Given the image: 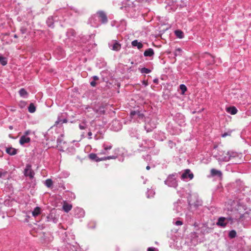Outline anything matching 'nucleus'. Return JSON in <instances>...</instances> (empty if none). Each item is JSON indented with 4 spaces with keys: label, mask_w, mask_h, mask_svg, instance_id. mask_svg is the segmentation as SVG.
I'll return each mask as SVG.
<instances>
[{
    "label": "nucleus",
    "mask_w": 251,
    "mask_h": 251,
    "mask_svg": "<svg viewBox=\"0 0 251 251\" xmlns=\"http://www.w3.org/2000/svg\"><path fill=\"white\" fill-rule=\"evenodd\" d=\"M30 138L26 136H22L20 137L19 143L21 145H24L25 144L29 143L30 142Z\"/></svg>",
    "instance_id": "nucleus-15"
},
{
    "label": "nucleus",
    "mask_w": 251,
    "mask_h": 251,
    "mask_svg": "<svg viewBox=\"0 0 251 251\" xmlns=\"http://www.w3.org/2000/svg\"><path fill=\"white\" fill-rule=\"evenodd\" d=\"M230 133L225 132L222 135V137H226L227 136L230 135Z\"/></svg>",
    "instance_id": "nucleus-44"
},
{
    "label": "nucleus",
    "mask_w": 251,
    "mask_h": 251,
    "mask_svg": "<svg viewBox=\"0 0 251 251\" xmlns=\"http://www.w3.org/2000/svg\"><path fill=\"white\" fill-rule=\"evenodd\" d=\"M93 79L94 80H98L99 79V77L96 76V75H94L93 76Z\"/></svg>",
    "instance_id": "nucleus-48"
},
{
    "label": "nucleus",
    "mask_w": 251,
    "mask_h": 251,
    "mask_svg": "<svg viewBox=\"0 0 251 251\" xmlns=\"http://www.w3.org/2000/svg\"><path fill=\"white\" fill-rule=\"evenodd\" d=\"M47 24L48 25V26L50 27H53V20L52 17H49L48 18L47 20Z\"/></svg>",
    "instance_id": "nucleus-27"
},
{
    "label": "nucleus",
    "mask_w": 251,
    "mask_h": 251,
    "mask_svg": "<svg viewBox=\"0 0 251 251\" xmlns=\"http://www.w3.org/2000/svg\"><path fill=\"white\" fill-rule=\"evenodd\" d=\"M154 82H157L158 81V80L155 79L153 80Z\"/></svg>",
    "instance_id": "nucleus-52"
},
{
    "label": "nucleus",
    "mask_w": 251,
    "mask_h": 251,
    "mask_svg": "<svg viewBox=\"0 0 251 251\" xmlns=\"http://www.w3.org/2000/svg\"><path fill=\"white\" fill-rule=\"evenodd\" d=\"M175 35L179 38L182 39L184 37L183 32L180 30H176L175 31Z\"/></svg>",
    "instance_id": "nucleus-29"
},
{
    "label": "nucleus",
    "mask_w": 251,
    "mask_h": 251,
    "mask_svg": "<svg viewBox=\"0 0 251 251\" xmlns=\"http://www.w3.org/2000/svg\"><path fill=\"white\" fill-rule=\"evenodd\" d=\"M19 94L21 97L23 98H26L28 96V93L27 91L24 88H21L19 90Z\"/></svg>",
    "instance_id": "nucleus-24"
},
{
    "label": "nucleus",
    "mask_w": 251,
    "mask_h": 251,
    "mask_svg": "<svg viewBox=\"0 0 251 251\" xmlns=\"http://www.w3.org/2000/svg\"><path fill=\"white\" fill-rule=\"evenodd\" d=\"M5 151L7 153L10 155H13L17 153V150L12 147L6 148Z\"/></svg>",
    "instance_id": "nucleus-20"
},
{
    "label": "nucleus",
    "mask_w": 251,
    "mask_h": 251,
    "mask_svg": "<svg viewBox=\"0 0 251 251\" xmlns=\"http://www.w3.org/2000/svg\"><path fill=\"white\" fill-rule=\"evenodd\" d=\"M147 251H155V248L154 247H149L147 249Z\"/></svg>",
    "instance_id": "nucleus-45"
},
{
    "label": "nucleus",
    "mask_w": 251,
    "mask_h": 251,
    "mask_svg": "<svg viewBox=\"0 0 251 251\" xmlns=\"http://www.w3.org/2000/svg\"><path fill=\"white\" fill-rule=\"evenodd\" d=\"M90 84L92 86L95 87L96 86L97 83L96 82V81L93 80V81H92L90 82Z\"/></svg>",
    "instance_id": "nucleus-43"
},
{
    "label": "nucleus",
    "mask_w": 251,
    "mask_h": 251,
    "mask_svg": "<svg viewBox=\"0 0 251 251\" xmlns=\"http://www.w3.org/2000/svg\"><path fill=\"white\" fill-rule=\"evenodd\" d=\"M148 198L153 197L154 192L152 190H148L147 193Z\"/></svg>",
    "instance_id": "nucleus-36"
},
{
    "label": "nucleus",
    "mask_w": 251,
    "mask_h": 251,
    "mask_svg": "<svg viewBox=\"0 0 251 251\" xmlns=\"http://www.w3.org/2000/svg\"><path fill=\"white\" fill-rule=\"evenodd\" d=\"M235 155V153L230 152L229 151L225 152L223 150H220L213 154L214 157L216 158L219 162H227L231 158L234 157Z\"/></svg>",
    "instance_id": "nucleus-1"
},
{
    "label": "nucleus",
    "mask_w": 251,
    "mask_h": 251,
    "mask_svg": "<svg viewBox=\"0 0 251 251\" xmlns=\"http://www.w3.org/2000/svg\"><path fill=\"white\" fill-rule=\"evenodd\" d=\"M182 50L180 48H177L176 49L174 52V55L175 56H179L181 55Z\"/></svg>",
    "instance_id": "nucleus-32"
},
{
    "label": "nucleus",
    "mask_w": 251,
    "mask_h": 251,
    "mask_svg": "<svg viewBox=\"0 0 251 251\" xmlns=\"http://www.w3.org/2000/svg\"><path fill=\"white\" fill-rule=\"evenodd\" d=\"M194 177V175L191 172L189 169H187L181 175V179L184 180L192 179Z\"/></svg>",
    "instance_id": "nucleus-9"
},
{
    "label": "nucleus",
    "mask_w": 251,
    "mask_h": 251,
    "mask_svg": "<svg viewBox=\"0 0 251 251\" xmlns=\"http://www.w3.org/2000/svg\"><path fill=\"white\" fill-rule=\"evenodd\" d=\"M28 111L30 113H34L36 110V107L33 103H31L28 107Z\"/></svg>",
    "instance_id": "nucleus-30"
},
{
    "label": "nucleus",
    "mask_w": 251,
    "mask_h": 251,
    "mask_svg": "<svg viewBox=\"0 0 251 251\" xmlns=\"http://www.w3.org/2000/svg\"><path fill=\"white\" fill-rule=\"evenodd\" d=\"M130 115L132 118L143 119L144 118V115L139 110L137 111H131L130 112Z\"/></svg>",
    "instance_id": "nucleus-11"
},
{
    "label": "nucleus",
    "mask_w": 251,
    "mask_h": 251,
    "mask_svg": "<svg viewBox=\"0 0 251 251\" xmlns=\"http://www.w3.org/2000/svg\"><path fill=\"white\" fill-rule=\"evenodd\" d=\"M88 136H89L88 138H89V139H92V133L91 131H89V132H88Z\"/></svg>",
    "instance_id": "nucleus-47"
},
{
    "label": "nucleus",
    "mask_w": 251,
    "mask_h": 251,
    "mask_svg": "<svg viewBox=\"0 0 251 251\" xmlns=\"http://www.w3.org/2000/svg\"><path fill=\"white\" fill-rule=\"evenodd\" d=\"M102 147L103 148V150L101 151L100 153L101 154H107L108 150L112 149V145L111 143L105 142L103 144Z\"/></svg>",
    "instance_id": "nucleus-12"
},
{
    "label": "nucleus",
    "mask_w": 251,
    "mask_h": 251,
    "mask_svg": "<svg viewBox=\"0 0 251 251\" xmlns=\"http://www.w3.org/2000/svg\"><path fill=\"white\" fill-rule=\"evenodd\" d=\"M21 30L22 33L24 34L26 30H25V29H21Z\"/></svg>",
    "instance_id": "nucleus-49"
},
{
    "label": "nucleus",
    "mask_w": 251,
    "mask_h": 251,
    "mask_svg": "<svg viewBox=\"0 0 251 251\" xmlns=\"http://www.w3.org/2000/svg\"><path fill=\"white\" fill-rule=\"evenodd\" d=\"M109 48L114 51H118L121 48V45L119 42L115 40H112L108 43Z\"/></svg>",
    "instance_id": "nucleus-4"
},
{
    "label": "nucleus",
    "mask_w": 251,
    "mask_h": 251,
    "mask_svg": "<svg viewBox=\"0 0 251 251\" xmlns=\"http://www.w3.org/2000/svg\"><path fill=\"white\" fill-rule=\"evenodd\" d=\"M24 175L25 176H28L30 179L34 177V172L31 169V166L30 164H27L24 170Z\"/></svg>",
    "instance_id": "nucleus-7"
},
{
    "label": "nucleus",
    "mask_w": 251,
    "mask_h": 251,
    "mask_svg": "<svg viewBox=\"0 0 251 251\" xmlns=\"http://www.w3.org/2000/svg\"><path fill=\"white\" fill-rule=\"evenodd\" d=\"M68 122L67 119H61L59 117L58 118L57 120L55 122L54 125H58V124H62L63 123H66Z\"/></svg>",
    "instance_id": "nucleus-28"
},
{
    "label": "nucleus",
    "mask_w": 251,
    "mask_h": 251,
    "mask_svg": "<svg viewBox=\"0 0 251 251\" xmlns=\"http://www.w3.org/2000/svg\"><path fill=\"white\" fill-rule=\"evenodd\" d=\"M230 221H232V218L231 217L226 218L223 217H221L218 219V222H217V225L219 226L225 227L228 222Z\"/></svg>",
    "instance_id": "nucleus-5"
},
{
    "label": "nucleus",
    "mask_w": 251,
    "mask_h": 251,
    "mask_svg": "<svg viewBox=\"0 0 251 251\" xmlns=\"http://www.w3.org/2000/svg\"><path fill=\"white\" fill-rule=\"evenodd\" d=\"M86 124L85 122H83L79 125V127L81 130L85 129L86 128Z\"/></svg>",
    "instance_id": "nucleus-39"
},
{
    "label": "nucleus",
    "mask_w": 251,
    "mask_h": 251,
    "mask_svg": "<svg viewBox=\"0 0 251 251\" xmlns=\"http://www.w3.org/2000/svg\"><path fill=\"white\" fill-rule=\"evenodd\" d=\"M67 34L68 35L71 34L73 36H75V32L74 29H70L68 30Z\"/></svg>",
    "instance_id": "nucleus-37"
},
{
    "label": "nucleus",
    "mask_w": 251,
    "mask_h": 251,
    "mask_svg": "<svg viewBox=\"0 0 251 251\" xmlns=\"http://www.w3.org/2000/svg\"><path fill=\"white\" fill-rule=\"evenodd\" d=\"M52 181L51 179H48L45 181V184L48 188H50L52 185Z\"/></svg>",
    "instance_id": "nucleus-31"
},
{
    "label": "nucleus",
    "mask_w": 251,
    "mask_h": 251,
    "mask_svg": "<svg viewBox=\"0 0 251 251\" xmlns=\"http://www.w3.org/2000/svg\"><path fill=\"white\" fill-rule=\"evenodd\" d=\"M114 125H119V127L118 128H114V130H115V131H118V130H119L120 128H121V126L119 125V123L118 121H113L112 122V126Z\"/></svg>",
    "instance_id": "nucleus-38"
},
{
    "label": "nucleus",
    "mask_w": 251,
    "mask_h": 251,
    "mask_svg": "<svg viewBox=\"0 0 251 251\" xmlns=\"http://www.w3.org/2000/svg\"><path fill=\"white\" fill-rule=\"evenodd\" d=\"M14 37H15V38H17V35H14Z\"/></svg>",
    "instance_id": "nucleus-53"
},
{
    "label": "nucleus",
    "mask_w": 251,
    "mask_h": 251,
    "mask_svg": "<svg viewBox=\"0 0 251 251\" xmlns=\"http://www.w3.org/2000/svg\"><path fill=\"white\" fill-rule=\"evenodd\" d=\"M179 88L182 92V94H183L187 91V87L184 84H180L179 85Z\"/></svg>",
    "instance_id": "nucleus-34"
},
{
    "label": "nucleus",
    "mask_w": 251,
    "mask_h": 251,
    "mask_svg": "<svg viewBox=\"0 0 251 251\" xmlns=\"http://www.w3.org/2000/svg\"><path fill=\"white\" fill-rule=\"evenodd\" d=\"M7 174V172L3 169H0V178L4 176Z\"/></svg>",
    "instance_id": "nucleus-40"
},
{
    "label": "nucleus",
    "mask_w": 251,
    "mask_h": 251,
    "mask_svg": "<svg viewBox=\"0 0 251 251\" xmlns=\"http://www.w3.org/2000/svg\"><path fill=\"white\" fill-rule=\"evenodd\" d=\"M97 17H98V16L96 14L94 16H92L89 19V22L90 24H91V26L94 27H98L100 25V24L97 19Z\"/></svg>",
    "instance_id": "nucleus-13"
},
{
    "label": "nucleus",
    "mask_w": 251,
    "mask_h": 251,
    "mask_svg": "<svg viewBox=\"0 0 251 251\" xmlns=\"http://www.w3.org/2000/svg\"><path fill=\"white\" fill-rule=\"evenodd\" d=\"M176 174L170 175L168 176L164 183L168 186L176 188L178 186L177 181L176 177Z\"/></svg>",
    "instance_id": "nucleus-2"
},
{
    "label": "nucleus",
    "mask_w": 251,
    "mask_h": 251,
    "mask_svg": "<svg viewBox=\"0 0 251 251\" xmlns=\"http://www.w3.org/2000/svg\"><path fill=\"white\" fill-rule=\"evenodd\" d=\"M228 236L231 238H233L236 236V232L234 230H232L229 231Z\"/></svg>",
    "instance_id": "nucleus-33"
},
{
    "label": "nucleus",
    "mask_w": 251,
    "mask_h": 251,
    "mask_svg": "<svg viewBox=\"0 0 251 251\" xmlns=\"http://www.w3.org/2000/svg\"><path fill=\"white\" fill-rule=\"evenodd\" d=\"M210 174L212 176H218L219 177H222V172L220 170H217L215 169H212L211 170Z\"/></svg>",
    "instance_id": "nucleus-18"
},
{
    "label": "nucleus",
    "mask_w": 251,
    "mask_h": 251,
    "mask_svg": "<svg viewBox=\"0 0 251 251\" xmlns=\"http://www.w3.org/2000/svg\"><path fill=\"white\" fill-rule=\"evenodd\" d=\"M0 64L2 66H5L7 64V58L0 55Z\"/></svg>",
    "instance_id": "nucleus-25"
},
{
    "label": "nucleus",
    "mask_w": 251,
    "mask_h": 251,
    "mask_svg": "<svg viewBox=\"0 0 251 251\" xmlns=\"http://www.w3.org/2000/svg\"><path fill=\"white\" fill-rule=\"evenodd\" d=\"M30 133V131L28 130L25 131L24 133V134L23 136H27V135L28 134H29Z\"/></svg>",
    "instance_id": "nucleus-46"
},
{
    "label": "nucleus",
    "mask_w": 251,
    "mask_h": 251,
    "mask_svg": "<svg viewBox=\"0 0 251 251\" xmlns=\"http://www.w3.org/2000/svg\"><path fill=\"white\" fill-rule=\"evenodd\" d=\"M155 127L156 124L154 121H152V120H151L148 123H146L145 125V128L148 132L152 131V130Z\"/></svg>",
    "instance_id": "nucleus-10"
},
{
    "label": "nucleus",
    "mask_w": 251,
    "mask_h": 251,
    "mask_svg": "<svg viewBox=\"0 0 251 251\" xmlns=\"http://www.w3.org/2000/svg\"><path fill=\"white\" fill-rule=\"evenodd\" d=\"M175 206L176 207V213H178L181 209V207L177 203L175 204Z\"/></svg>",
    "instance_id": "nucleus-41"
},
{
    "label": "nucleus",
    "mask_w": 251,
    "mask_h": 251,
    "mask_svg": "<svg viewBox=\"0 0 251 251\" xmlns=\"http://www.w3.org/2000/svg\"><path fill=\"white\" fill-rule=\"evenodd\" d=\"M40 213L41 208L37 206L34 208V209L32 211V214L33 217H36V216L39 215L40 214Z\"/></svg>",
    "instance_id": "nucleus-23"
},
{
    "label": "nucleus",
    "mask_w": 251,
    "mask_h": 251,
    "mask_svg": "<svg viewBox=\"0 0 251 251\" xmlns=\"http://www.w3.org/2000/svg\"><path fill=\"white\" fill-rule=\"evenodd\" d=\"M204 58H205L206 61H207V63L208 65L211 64L214 62V57L208 53H206L205 54Z\"/></svg>",
    "instance_id": "nucleus-16"
},
{
    "label": "nucleus",
    "mask_w": 251,
    "mask_h": 251,
    "mask_svg": "<svg viewBox=\"0 0 251 251\" xmlns=\"http://www.w3.org/2000/svg\"><path fill=\"white\" fill-rule=\"evenodd\" d=\"M85 214L84 211L80 208H76L75 209V215L78 217H83Z\"/></svg>",
    "instance_id": "nucleus-17"
},
{
    "label": "nucleus",
    "mask_w": 251,
    "mask_h": 251,
    "mask_svg": "<svg viewBox=\"0 0 251 251\" xmlns=\"http://www.w3.org/2000/svg\"><path fill=\"white\" fill-rule=\"evenodd\" d=\"M63 135H60L57 140V148L60 151H64V149L67 148V144L63 141Z\"/></svg>",
    "instance_id": "nucleus-3"
},
{
    "label": "nucleus",
    "mask_w": 251,
    "mask_h": 251,
    "mask_svg": "<svg viewBox=\"0 0 251 251\" xmlns=\"http://www.w3.org/2000/svg\"><path fill=\"white\" fill-rule=\"evenodd\" d=\"M154 53L153 49L151 48H149L144 51V55L145 56L151 57L154 55Z\"/></svg>",
    "instance_id": "nucleus-22"
},
{
    "label": "nucleus",
    "mask_w": 251,
    "mask_h": 251,
    "mask_svg": "<svg viewBox=\"0 0 251 251\" xmlns=\"http://www.w3.org/2000/svg\"><path fill=\"white\" fill-rule=\"evenodd\" d=\"M94 139L96 140H98L99 139V138L97 137V136L96 135L95 136H94Z\"/></svg>",
    "instance_id": "nucleus-50"
},
{
    "label": "nucleus",
    "mask_w": 251,
    "mask_h": 251,
    "mask_svg": "<svg viewBox=\"0 0 251 251\" xmlns=\"http://www.w3.org/2000/svg\"><path fill=\"white\" fill-rule=\"evenodd\" d=\"M98 18L100 20L101 24H106L107 21V17L106 14L102 11H99L97 13Z\"/></svg>",
    "instance_id": "nucleus-8"
},
{
    "label": "nucleus",
    "mask_w": 251,
    "mask_h": 251,
    "mask_svg": "<svg viewBox=\"0 0 251 251\" xmlns=\"http://www.w3.org/2000/svg\"><path fill=\"white\" fill-rule=\"evenodd\" d=\"M146 169L149 170L150 169V166L148 165L147 167H146Z\"/></svg>",
    "instance_id": "nucleus-51"
},
{
    "label": "nucleus",
    "mask_w": 251,
    "mask_h": 251,
    "mask_svg": "<svg viewBox=\"0 0 251 251\" xmlns=\"http://www.w3.org/2000/svg\"><path fill=\"white\" fill-rule=\"evenodd\" d=\"M46 218V221L48 222H52L53 223H56L58 221V218L55 217V215L52 212H51Z\"/></svg>",
    "instance_id": "nucleus-14"
},
{
    "label": "nucleus",
    "mask_w": 251,
    "mask_h": 251,
    "mask_svg": "<svg viewBox=\"0 0 251 251\" xmlns=\"http://www.w3.org/2000/svg\"><path fill=\"white\" fill-rule=\"evenodd\" d=\"M174 224L177 226H181L183 225V222L181 221H177L175 223H174Z\"/></svg>",
    "instance_id": "nucleus-42"
},
{
    "label": "nucleus",
    "mask_w": 251,
    "mask_h": 251,
    "mask_svg": "<svg viewBox=\"0 0 251 251\" xmlns=\"http://www.w3.org/2000/svg\"><path fill=\"white\" fill-rule=\"evenodd\" d=\"M89 157L92 160H96V161H100V160H109L111 159H116L117 158V156L115 155H111V156H108L107 157H104L102 158L101 159H99L98 157L97 156V155L95 153H90L89 154Z\"/></svg>",
    "instance_id": "nucleus-6"
},
{
    "label": "nucleus",
    "mask_w": 251,
    "mask_h": 251,
    "mask_svg": "<svg viewBox=\"0 0 251 251\" xmlns=\"http://www.w3.org/2000/svg\"><path fill=\"white\" fill-rule=\"evenodd\" d=\"M72 208V205L68 203H65L63 206V209L66 212H68L69 211H70L71 210Z\"/></svg>",
    "instance_id": "nucleus-26"
},
{
    "label": "nucleus",
    "mask_w": 251,
    "mask_h": 251,
    "mask_svg": "<svg viewBox=\"0 0 251 251\" xmlns=\"http://www.w3.org/2000/svg\"><path fill=\"white\" fill-rule=\"evenodd\" d=\"M151 72V70L146 68H142L141 69V73L142 74H149Z\"/></svg>",
    "instance_id": "nucleus-35"
},
{
    "label": "nucleus",
    "mask_w": 251,
    "mask_h": 251,
    "mask_svg": "<svg viewBox=\"0 0 251 251\" xmlns=\"http://www.w3.org/2000/svg\"><path fill=\"white\" fill-rule=\"evenodd\" d=\"M131 45L133 47H137L138 49L140 50L143 47V45L141 42H138L137 40H135L132 41Z\"/></svg>",
    "instance_id": "nucleus-21"
},
{
    "label": "nucleus",
    "mask_w": 251,
    "mask_h": 251,
    "mask_svg": "<svg viewBox=\"0 0 251 251\" xmlns=\"http://www.w3.org/2000/svg\"><path fill=\"white\" fill-rule=\"evenodd\" d=\"M226 111L231 115H235L237 112V109L235 106H230L226 108Z\"/></svg>",
    "instance_id": "nucleus-19"
}]
</instances>
